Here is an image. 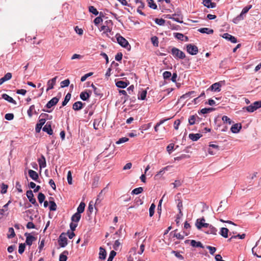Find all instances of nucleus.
<instances>
[{"label":"nucleus","mask_w":261,"mask_h":261,"mask_svg":"<svg viewBox=\"0 0 261 261\" xmlns=\"http://www.w3.org/2000/svg\"><path fill=\"white\" fill-rule=\"evenodd\" d=\"M38 162L41 169L45 168L46 166L45 158L43 155L38 160Z\"/></svg>","instance_id":"obj_19"},{"label":"nucleus","mask_w":261,"mask_h":261,"mask_svg":"<svg viewBox=\"0 0 261 261\" xmlns=\"http://www.w3.org/2000/svg\"><path fill=\"white\" fill-rule=\"evenodd\" d=\"M85 203L81 202L77 208V212L76 213L79 214L83 213L85 210Z\"/></svg>","instance_id":"obj_32"},{"label":"nucleus","mask_w":261,"mask_h":261,"mask_svg":"<svg viewBox=\"0 0 261 261\" xmlns=\"http://www.w3.org/2000/svg\"><path fill=\"white\" fill-rule=\"evenodd\" d=\"M176 201H177V207L178 208V211H179V214H180L181 216H182L183 214L181 211V208H182V201L179 199H177Z\"/></svg>","instance_id":"obj_36"},{"label":"nucleus","mask_w":261,"mask_h":261,"mask_svg":"<svg viewBox=\"0 0 261 261\" xmlns=\"http://www.w3.org/2000/svg\"><path fill=\"white\" fill-rule=\"evenodd\" d=\"M24 249H25L24 244H22V243L20 244L19 245V248H18L19 253L22 254L24 252Z\"/></svg>","instance_id":"obj_60"},{"label":"nucleus","mask_w":261,"mask_h":261,"mask_svg":"<svg viewBox=\"0 0 261 261\" xmlns=\"http://www.w3.org/2000/svg\"><path fill=\"white\" fill-rule=\"evenodd\" d=\"M148 4V6L153 9H156L157 8L156 5L154 3L153 0H147Z\"/></svg>","instance_id":"obj_44"},{"label":"nucleus","mask_w":261,"mask_h":261,"mask_svg":"<svg viewBox=\"0 0 261 261\" xmlns=\"http://www.w3.org/2000/svg\"><path fill=\"white\" fill-rule=\"evenodd\" d=\"M128 85V84L122 81H118L116 82V86L120 88H125Z\"/></svg>","instance_id":"obj_30"},{"label":"nucleus","mask_w":261,"mask_h":261,"mask_svg":"<svg viewBox=\"0 0 261 261\" xmlns=\"http://www.w3.org/2000/svg\"><path fill=\"white\" fill-rule=\"evenodd\" d=\"M195 92L194 91H190V92H187L186 93V94L182 95L181 97H180V98H182V99H186V98H189L191 95H193L194 94H195Z\"/></svg>","instance_id":"obj_42"},{"label":"nucleus","mask_w":261,"mask_h":261,"mask_svg":"<svg viewBox=\"0 0 261 261\" xmlns=\"http://www.w3.org/2000/svg\"><path fill=\"white\" fill-rule=\"evenodd\" d=\"M15 233L14 232V230L12 227H10L9 228V233L7 235V237L9 239L13 238L15 237Z\"/></svg>","instance_id":"obj_39"},{"label":"nucleus","mask_w":261,"mask_h":261,"mask_svg":"<svg viewBox=\"0 0 261 261\" xmlns=\"http://www.w3.org/2000/svg\"><path fill=\"white\" fill-rule=\"evenodd\" d=\"M119 92L120 94H121L124 95V102H125L128 99V96L127 95L126 91L124 90H119Z\"/></svg>","instance_id":"obj_59"},{"label":"nucleus","mask_w":261,"mask_h":261,"mask_svg":"<svg viewBox=\"0 0 261 261\" xmlns=\"http://www.w3.org/2000/svg\"><path fill=\"white\" fill-rule=\"evenodd\" d=\"M11 203V201H9L6 204H5L3 208L0 209V215H4L5 212L8 210V207L9 204Z\"/></svg>","instance_id":"obj_37"},{"label":"nucleus","mask_w":261,"mask_h":261,"mask_svg":"<svg viewBox=\"0 0 261 261\" xmlns=\"http://www.w3.org/2000/svg\"><path fill=\"white\" fill-rule=\"evenodd\" d=\"M25 236H27L25 243L28 245L31 246L33 242L36 240V238L30 234L25 233Z\"/></svg>","instance_id":"obj_18"},{"label":"nucleus","mask_w":261,"mask_h":261,"mask_svg":"<svg viewBox=\"0 0 261 261\" xmlns=\"http://www.w3.org/2000/svg\"><path fill=\"white\" fill-rule=\"evenodd\" d=\"M49 210L51 211H55L57 210V205L54 201H49Z\"/></svg>","instance_id":"obj_43"},{"label":"nucleus","mask_w":261,"mask_h":261,"mask_svg":"<svg viewBox=\"0 0 261 261\" xmlns=\"http://www.w3.org/2000/svg\"><path fill=\"white\" fill-rule=\"evenodd\" d=\"M154 22L155 23L159 25H164L165 22V21L164 19L162 18H155L154 19Z\"/></svg>","instance_id":"obj_46"},{"label":"nucleus","mask_w":261,"mask_h":261,"mask_svg":"<svg viewBox=\"0 0 261 261\" xmlns=\"http://www.w3.org/2000/svg\"><path fill=\"white\" fill-rule=\"evenodd\" d=\"M81 218V215L75 213L74 214H73L72 215L71 219L72 222H75V223H77L79 222V221L80 220Z\"/></svg>","instance_id":"obj_27"},{"label":"nucleus","mask_w":261,"mask_h":261,"mask_svg":"<svg viewBox=\"0 0 261 261\" xmlns=\"http://www.w3.org/2000/svg\"><path fill=\"white\" fill-rule=\"evenodd\" d=\"M173 35L175 38L179 40H183L184 38L185 37L182 34L179 33H174Z\"/></svg>","instance_id":"obj_45"},{"label":"nucleus","mask_w":261,"mask_h":261,"mask_svg":"<svg viewBox=\"0 0 261 261\" xmlns=\"http://www.w3.org/2000/svg\"><path fill=\"white\" fill-rule=\"evenodd\" d=\"M84 104L81 101H78L74 102L72 105V109L74 111H79L81 110L84 106Z\"/></svg>","instance_id":"obj_17"},{"label":"nucleus","mask_w":261,"mask_h":261,"mask_svg":"<svg viewBox=\"0 0 261 261\" xmlns=\"http://www.w3.org/2000/svg\"><path fill=\"white\" fill-rule=\"evenodd\" d=\"M70 84V81L68 79L65 80L61 82V87L64 88L68 87Z\"/></svg>","instance_id":"obj_50"},{"label":"nucleus","mask_w":261,"mask_h":261,"mask_svg":"<svg viewBox=\"0 0 261 261\" xmlns=\"http://www.w3.org/2000/svg\"><path fill=\"white\" fill-rule=\"evenodd\" d=\"M27 196L29 200V201L32 203L35 206H38V204L36 202V200L35 198L34 197V194L33 193L32 191L29 190L26 193Z\"/></svg>","instance_id":"obj_6"},{"label":"nucleus","mask_w":261,"mask_h":261,"mask_svg":"<svg viewBox=\"0 0 261 261\" xmlns=\"http://www.w3.org/2000/svg\"><path fill=\"white\" fill-rule=\"evenodd\" d=\"M222 37L225 39L230 41L232 43H236L237 42V38L228 33H224Z\"/></svg>","instance_id":"obj_14"},{"label":"nucleus","mask_w":261,"mask_h":261,"mask_svg":"<svg viewBox=\"0 0 261 261\" xmlns=\"http://www.w3.org/2000/svg\"><path fill=\"white\" fill-rule=\"evenodd\" d=\"M199 119L197 115H191L189 118V123L190 125H193L196 122V119Z\"/></svg>","instance_id":"obj_29"},{"label":"nucleus","mask_w":261,"mask_h":261,"mask_svg":"<svg viewBox=\"0 0 261 261\" xmlns=\"http://www.w3.org/2000/svg\"><path fill=\"white\" fill-rule=\"evenodd\" d=\"M67 181L69 185H72V178L71 171H69L67 173Z\"/></svg>","instance_id":"obj_53"},{"label":"nucleus","mask_w":261,"mask_h":261,"mask_svg":"<svg viewBox=\"0 0 261 261\" xmlns=\"http://www.w3.org/2000/svg\"><path fill=\"white\" fill-rule=\"evenodd\" d=\"M205 219L204 218L201 219H198L196 222V226L197 228L199 229L202 228V227L207 228L209 226L208 223H206L204 222Z\"/></svg>","instance_id":"obj_5"},{"label":"nucleus","mask_w":261,"mask_h":261,"mask_svg":"<svg viewBox=\"0 0 261 261\" xmlns=\"http://www.w3.org/2000/svg\"><path fill=\"white\" fill-rule=\"evenodd\" d=\"M115 37L116 38L117 43L120 45L127 49H130V46L129 44L128 41L124 37L121 36L119 34H116Z\"/></svg>","instance_id":"obj_1"},{"label":"nucleus","mask_w":261,"mask_h":261,"mask_svg":"<svg viewBox=\"0 0 261 261\" xmlns=\"http://www.w3.org/2000/svg\"><path fill=\"white\" fill-rule=\"evenodd\" d=\"M46 122V118H39V122L37 123L35 127V131L36 133H39L42 128V126Z\"/></svg>","instance_id":"obj_8"},{"label":"nucleus","mask_w":261,"mask_h":261,"mask_svg":"<svg viewBox=\"0 0 261 261\" xmlns=\"http://www.w3.org/2000/svg\"><path fill=\"white\" fill-rule=\"evenodd\" d=\"M89 11L90 12L94 14L95 15H97L98 14V12L96 8H95L93 6H90L89 7Z\"/></svg>","instance_id":"obj_52"},{"label":"nucleus","mask_w":261,"mask_h":261,"mask_svg":"<svg viewBox=\"0 0 261 261\" xmlns=\"http://www.w3.org/2000/svg\"><path fill=\"white\" fill-rule=\"evenodd\" d=\"M242 128L241 124L236 123L232 125L230 130L234 134L238 133Z\"/></svg>","instance_id":"obj_16"},{"label":"nucleus","mask_w":261,"mask_h":261,"mask_svg":"<svg viewBox=\"0 0 261 261\" xmlns=\"http://www.w3.org/2000/svg\"><path fill=\"white\" fill-rule=\"evenodd\" d=\"M12 77V74L10 72L7 73L5 76L0 79V85L3 84L4 82L10 80Z\"/></svg>","instance_id":"obj_22"},{"label":"nucleus","mask_w":261,"mask_h":261,"mask_svg":"<svg viewBox=\"0 0 261 261\" xmlns=\"http://www.w3.org/2000/svg\"><path fill=\"white\" fill-rule=\"evenodd\" d=\"M155 205L154 203H152L149 208V216L152 217L154 213V209Z\"/></svg>","instance_id":"obj_51"},{"label":"nucleus","mask_w":261,"mask_h":261,"mask_svg":"<svg viewBox=\"0 0 261 261\" xmlns=\"http://www.w3.org/2000/svg\"><path fill=\"white\" fill-rule=\"evenodd\" d=\"M174 145L173 144H170L167 147V150L169 154H171L174 149Z\"/></svg>","instance_id":"obj_64"},{"label":"nucleus","mask_w":261,"mask_h":261,"mask_svg":"<svg viewBox=\"0 0 261 261\" xmlns=\"http://www.w3.org/2000/svg\"><path fill=\"white\" fill-rule=\"evenodd\" d=\"M68 254L67 251H64L59 256V261H66L67 259V255Z\"/></svg>","instance_id":"obj_35"},{"label":"nucleus","mask_w":261,"mask_h":261,"mask_svg":"<svg viewBox=\"0 0 261 261\" xmlns=\"http://www.w3.org/2000/svg\"><path fill=\"white\" fill-rule=\"evenodd\" d=\"M147 92L146 90L142 91L138 95V99L144 100L146 97Z\"/></svg>","instance_id":"obj_47"},{"label":"nucleus","mask_w":261,"mask_h":261,"mask_svg":"<svg viewBox=\"0 0 261 261\" xmlns=\"http://www.w3.org/2000/svg\"><path fill=\"white\" fill-rule=\"evenodd\" d=\"M100 31H103V34H105L108 37L110 38V35L113 34L112 32V27L109 26H101L100 28Z\"/></svg>","instance_id":"obj_7"},{"label":"nucleus","mask_w":261,"mask_h":261,"mask_svg":"<svg viewBox=\"0 0 261 261\" xmlns=\"http://www.w3.org/2000/svg\"><path fill=\"white\" fill-rule=\"evenodd\" d=\"M198 31L201 33H205L207 34H211L214 32L213 30L207 28H200L198 29Z\"/></svg>","instance_id":"obj_28"},{"label":"nucleus","mask_w":261,"mask_h":261,"mask_svg":"<svg viewBox=\"0 0 261 261\" xmlns=\"http://www.w3.org/2000/svg\"><path fill=\"white\" fill-rule=\"evenodd\" d=\"M143 188L142 187H139V188L134 189L132 191V194L137 195V194L141 193L143 192Z\"/></svg>","instance_id":"obj_40"},{"label":"nucleus","mask_w":261,"mask_h":261,"mask_svg":"<svg viewBox=\"0 0 261 261\" xmlns=\"http://www.w3.org/2000/svg\"><path fill=\"white\" fill-rule=\"evenodd\" d=\"M59 99L57 97H53L51 99L48 101L45 107L48 109H50L52 107L55 106L59 101Z\"/></svg>","instance_id":"obj_13"},{"label":"nucleus","mask_w":261,"mask_h":261,"mask_svg":"<svg viewBox=\"0 0 261 261\" xmlns=\"http://www.w3.org/2000/svg\"><path fill=\"white\" fill-rule=\"evenodd\" d=\"M221 85L219 83H215L211 85L210 89L214 91L219 92L221 90Z\"/></svg>","instance_id":"obj_23"},{"label":"nucleus","mask_w":261,"mask_h":261,"mask_svg":"<svg viewBox=\"0 0 261 261\" xmlns=\"http://www.w3.org/2000/svg\"><path fill=\"white\" fill-rule=\"evenodd\" d=\"M8 189V186L4 184H2L1 186V193L2 194H5L7 192V190Z\"/></svg>","instance_id":"obj_63"},{"label":"nucleus","mask_w":261,"mask_h":261,"mask_svg":"<svg viewBox=\"0 0 261 261\" xmlns=\"http://www.w3.org/2000/svg\"><path fill=\"white\" fill-rule=\"evenodd\" d=\"M59 245L60 247H65L67 245V239L66 237V234L62 233L59 236L58 239Z\"/></svg>","instance_id":"obj_4"},{"label":"nucleus","mask_w":261,"mask_h":261,"mask_svg":"<svg viewBox=\"0 0 261 261\" xmlns=\"http://www.w3.org/2000/svg\"><path fill=\"white\" fill-rule=\"evenodd\" d=\"M42 130L43 132L47 133L48 135H51L53 134V130L51 127V122H47L46 124L43 127Z\"/></svg>","instance_id":"obj_12"},{"label":"nucleus","mask_w":261,"mask_h":261,"mask_svg":"<svg viewBox=\"0 0 261 261\" xmlns=\"http://www.w3.org/2000/svg\"><path fill=\"white\" fill-rule=\"evenodd\" d=\"M2 98L3 99H4L5 100L8 101L9 102H11V103H16L15 101L13 99V98L10 97V96H9L7 94H5V93L3 94L2 95Z\"/></svg>","instance_id":"obj_31"},{"label":"nucleus","mask_w":261,"mask_h":261,"mask_svg":"<svg viewBox=\"0 0 261 261\" xmlns=\"http://www.w3.org/2000/svg\"><path fill=\"white\" fill-rule=\"evenodd\" d=\"M5 118L7 120H12L14 118V115L12 113H7L5 115Z\"/></svg>","instance_id":"obj_62"},{"label":"nucleus","mask_w":261,"mask_h":261,"mask_svg":"<svg viewBox=\"0 0 261 261\" xmlns=\"http://www.w3.org/2000/svg\"><path fill=\"white\" fill-rule=\"evenodd\" d=\"M80 96V98L81 99H82L83 100L86 101V100H87L89 98L90 95L87 92L85 91V92H81Z\"/></svg>","instance_id":"obj_34"},{"label":"nucleus","mask_w":261,"mask_h":261,"mask_svg":"<svg viewBox=\"0 0 261 261\" xmlns=\"http://www.w3.org/2000/svg\"><path fill=\"white\" fill-rule=\"evenodd\" d=\"M202 137V135L199 133L197 134H190L189 138L193 141H196Z\"/></svg>","instance_id":"obj_21"},{"label":"nucleus","mask_w":261,"mask_h":261,"mask_svg":"<svg viewBox=\"0 0 261 261\" xmlns=\"http://www.w3.org/2000/svg\"><path fill=\"white\" fill-rule=\"evenodd\" d=\"M173 20L175 21L180 23H183L182 19L183 16L181 14V13L180 11L176 12L174 14H173Z\"/></svg>","instance_id":"obj_9"},{"label":"nucleus","mask_w":261,"mask_h":261,"mask_svg":"<svg viewBox=\"0 0 261 261\" xmlns=\"http://www.w3.org/2000/svg\"><path fill=\"white\" fill-rule=\"evenodd\" d=\"M224 123H228L229 124H231L232 121L230 119L227 117V116H223L222 118Z\"/></svg>","instance_id":"obj_57"},{"label":"nucleus","mask_w":261,"mask_h":261,"mask_svg":"<svg viewBox=\"0 0 261 261\" xmlns=\"http://www.w3.org/2000/svg\"><path fill=\"white\" fill-rule=\"evenodd\" d=\"M245 109L248 112H253L256 110L253 104L246 107Z\"/></svg>","instance_id":"obj_56"},{"label":"nucleus","mask_w":261,"mask_h":261,"mask_svg":"<svg viewBox=\"0 0 261 261\" xmlns=\"http://www.w3.org/2000/svg\"><path fill=\"white\" fill-rule=\"evenodd\" d=\"M128 138L126 137H123L121 138H120L116 142V143L117 144H120L123 143H125L128 141Z\"/></svg>","instance_id":"obj_55"},{"label":"nucleus","mask_w":261,"mask_h":261,"mask_svg":"<svg viewBox=\"0 0 261 261\" xmlns=\"http://www.w3.org/2000/svg\"><path fill=\"white\" fill-rule=\"evenodd\" d=\"M33 111H34L35 113H36V112L35 111V106L32 105L30 107V108L27 111L28 115L30 117H31L32 116Z\"/></svg>","instance_id":"obj_41"},{"label":"nucleus","mask_w":261,"mask_h":261,"mask_svg":"<svg viewBox=\"0 0 261 261\" xmlns=\"http://www.w3.org/2000/svg\"><path fill=\"white\" fill-rule=\"evenodd\" d=\"M57 78V76H55L51 80L48 81L47 83V88L46 89V91H48L49 90L54 88V87L56 83Z\"/></svg>","instance_id":"obj_11"},{"label":"nucleus","mask_w":261,"mask_h":261,"mask_svg":"<svg viewBox=\"0 0 261 261\" xmlns=\"http://www.w3.org/2000/svg\"><path fill=\"white\" fill-rule=\"evenodd\" d=\"M107 255L106 251L104 248L100 247L99 248V257L101 259H104L106 258Z\"/></svg>","instance_id":"obj_25"},{"label":"nucleus","mask_w":261,"mask_h":261,"mask_svg":"<svg viewBox=\"0 0 261 261\" xmlns=\"http://www.w3.org/2000/svg\"><path fill=\"white\" fill-rule=\"evenodd\" d=\"M28 173H29V176L33 180H34L36 181H38L37 180L39 178V176H38V173L36 171H35L33 170L30 169L28 171Z\"/></svg>","instance_id":"obj_15"},{"label":"nucleus","mask_w":261,"mask_h":261,"mask_svg":"<svg viewBox=\"0 0 261 261\" xmlns=\"http://www.w3.org/2000/svg\"><path fill=\"white\" fill-rule=\"evenodd\" d=\"M93 74V72H89V73H88L85 74L84 75L82 76L81 79V82L85 81L88 77L92 75Z\"/></svg>","instance_id":"obj_58"},{"label":"nucleus","mask_w":261,"mask_h":261,"mask_svg":"<svg viewBox=\"0 0 261 261\" xmlns=\"http://www.w3.org/2000/svg\"><path fill=\"white\" fill-rule=\"evenodd\" d=\"M116 253L115 251L114 250H112L110 252V253L109 254V256L108 258V260L107 261H112L114 257H115V256L116 255Z\"/></svg>","instance_id":"obj_54"},{"label":"nucleus","mask_w":261,"mask_h":261,"mask_svg":"<svg viewBox=\"0 0 261 261\" xmlns=\"http://www.w3.org/2000/svg\"><path fill=\"white\" fill-rule=\"evenodd\" d=\"M206 248L209 250L211 254L213 255L216 251V248L211 246H207Z\"/></svg>","instance_id":"obj_61"},{"label":"nucleus","mask_w":261,"mask_h":261,"mask_svg":"<svg viewBox=\"0 0 261 261\" xmlns=\"http://www.w3.org/2000/svg\"><path fill=\"white\" fill-rule=\"evenodd\" d=\"M71 94L67 93L64 98V101L62 102V106L64 107L67 105L71 98Z\"/></svg>","instance_id":"obj_38"},{"label":"nucleus","mask_w":261,"mask_h":261,"mask_svg":"<svg viewBox=\"0 0 261 261\" xmlns=\"http://www.w3.org/2000/svg\"><path fill=\"white\" fill-rule=\"evenodd\" d=\"M251 7H252L251 5H249V6H247L244 7L243 9L241 14L236 18L235 20H240L243 19V15L244 14L247 13L248 12V11L251 8Z\"/></svg>","instance_id":"obj_10"},{"label":"nucleus","mask_w":261,"mask_h":261,"mask_svg":"<svg viewBox=\"0 0 261 261\" xmlns=\"http://www.w3.org/2000/svg\"><path fill=\"white\" fill-rule=\"evenodd\" d=\"M171 53L176 59H184L186 57L185 54L183 51L175 47H172Z\"/></svg>","instance_id":"obj_2"},{"label":"nucleus","mask_w":261,"mask_h":261,"mask_svg":"<svg viewBox=\"0 0 261 261\" xmlns=\"http://www.w3.org/2000/svg\"><path fill=\"white\" fill-rule=\"evenodd\" d=\"M45 198V196L44 194H43L42 193H39V194L38 195V199L39 202L40 203H42L44 201Z\"/></svg>","instance_id":"obj_49"},{"label":"nucleus","mask_w":261,"mask_h":261,"mask_svg":"<svg viewBox=\"0 0 261 261\" xmlns=\"http://www.w3.org/2000/svg\"><path fill=\"white\" fill-rule=\"evenodd\" d=\"M229 230L227 228L222 227L220 231V234L225 238H227L228 237V233Z\"/></svg>","instance_id":"obj_26"},{"label":"nucleus","mask_w":261,"mask_h":261,"mask_svg":"<svg viewBox=\"0 0 261 261\" xmlns=\"http://www.w3.org/2000/svg\"><path fill=\"white\" fill-rule=\"evenodd\" d=\"M151 41L155 46H158L159 45V41H158V38L156 36H153L151 38Z\"/></svg>","instance_id":"obj_48"},{"label":"nucleus","mask_w":261,"mask_h":261,"mask_svg":"<svg viewBox=\"0 0 261 261\" xmlns=\"http://www.w3.org/2000/svg\"><path fill=\"white\" fill-rule=\"evenodd\" d=\"M187 51L191 55H195L198 52V47L192 44H189L187 45Z\"/></svg>","instance_id":"obj_3"},{"label":"nucleus","mask_w":261,"mask_h":261,"mask_svg":"<svg viewBox=\"0 0 261 261\" xmlns=\"http://www.w3.org/2000/svg\"><path fill=\"white\" fill-rule=\"evenodd\" d=\"M202 3L208 8H214L216 7V4L212 3L211 0H203Z\"/></svg>","instance_id":"obj_20"},{"label":"nucleus","mask_w":261,"mask_h":261,"mask_svg":"<svg viewBox=\"0 0 261 261\" xmlns=\"http://www.w3.org/2000/svg\"><path fill=\"white\" fill-rule=\"evenodd\" d=\"M191 245L193 247L203 248V246L200 242H197L193 240L191 241Z\"/></svg>","instance_id":"obj_33"},{"label":"nucleus","mask_w":261,"mask_h":261,"mask_svg":"<svg viewBox=\"0 0 261 261\" xmlns=\"http://www.w3.org/2000/svg\"><path fill=\"white\" fill-rule=\"evenodd\" d=\"M208 228V230L206 232L208 234H212L214 235H216L217 232V229L213 225L209 224V226L207 227Z\"/></svg>","instance_id":"obj_24"}]
</instances>
